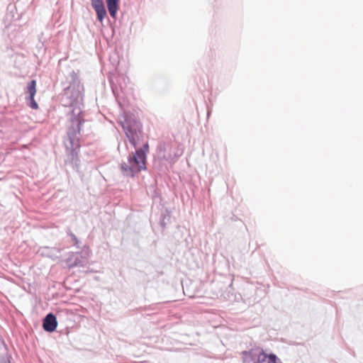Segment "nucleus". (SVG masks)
I'll return each mask as SVG.
<instances>
[{
	"label": "nucleus",
	"mask_w": 363,
	"mask_h": 363,
	"mask_svg": "<svg viewBox=\"0 0 363 363\" xmlns=\"http://www.w3.org/2000/svg\"><path fill=\"white\" fill-rule=\"evenodd\" d=\"M68 268L84 267L87 263V258L83 256L82 252H70L65 259Z\"/></svg>",
	"instance_id": "7ed1b4c3"
},
{
	"label": "nucleus",
	"mask_w": 363,
	"mask_h": 363,
	"mask_svg": "<svg viewBox=\"0 0 363 363\" xmlns=\"http://www.w3.org/2000/svg\"><path fill=\"white\" fill-rule=\"evenodd\" d=\"M264 350L261 348H252L241 352L244 363H259Z\"/></svg>",
	"instance_id": "20e7f679"
},
{
	"label": "nucleus",
	"mask_w": 363,
	"mask_h": 363,
	"mask_svg": "<svg viewBox=\"0 0 363 363\" xmlns=\"http://www.w3.org/2000/svg\"><path fill=\"white\" fill-rule=\"evenodd\" d=\"M120 124L135 151L128 156V163L123 161L119 164V169L123 176L133 178L141 171L147 170V156L150 146L148 142H145L142 147L137 148L143 134V125L133 114L125 113L123 121Z\"/></svg>",
	"instance_id": "f03ea898"
},
{
	"label": "nucleus",
	"mask_w": 363,
	"mask_h": 363,
	"mask_svg": "<svg viewBox=\"0 0 363 363\" xmlns=\"http://www.w3.org/2000/svg\"><path fill=\"white\" fill-rule=\"evenodd\" d=\"M45 325H46L45 317H44V318H42V327H43L44 330H45Z\"/></svg>",
	"instance_id": "4468645a"
},
{
	"label": "nucleus",
	"mask_w": 363,
	"mask_h": 363,
	"mask_svg": "<svg viewBox=\"0 0 363 363\" xmlns=\"http://www.w3.org/2000/svg\"><path fill=\"white\" fill-rule=\"evenodd\" d=\"M161 157H162V159H165V155H164V154L162 156H161Z\"/></svg>",
	"instance_id": "a211bd4d"
},
{
	"label": "nucleus",
	"mask_w": 363,
	"mask_h": 363,
	"mask_svg": "<svg viewBox=\"0 0 363 363\" xmlns=\"http://www.w3.org/2000/svg\"><path fill=\"white\" fill-rule=\"evenodd\" d=\"M91 4L96 12V19L99 22L103 23L107 16V11L103 0H91Z\"/></svg>",
	"instance_id": "0eeeda50"
},
{
	"label": "nucleus",
	"mask_w": 363,
	"mask_h": 363,
	"mask_svg": "<svg viewBox=\"0 0 363 363\" xmlns=\"http://www.w3.org/2000/svg\"><path fill=\"white\" fill-rule=\"evenodd\" d=\"M36 93V82L35 80H31L28 82L26 86V94L28 95L26 96L27 105L33 109H37L38 105L34 100V96Z\"/></svg>",
	"instance_id": "423d86ee"
},
{
	"label": "nucleus",
	"mask_w": 363,
	"mask_h": 363,
	"mask_svg": "<svg viewBox=\"0 0 363 363\" xmlns=\"http://www.w3.org/2000/svg\"><path fill=\"white\" fill-rule=\"evenodd\" d=\"M107 9L120 7V0H105Z\"/></svg>",
	"instance_id": "f8f14e48"
},
{
	"label": "nucleus",
	"mask_w": 363,
	"mask_h": 363,
	"mask_svg": "<svg viewBox=\"0 0 363 363\" xmlns=\"http://www.w3.org/2000/svg\"><path fill=\"white\" fill-rule=\"evenodd\" d=\"M46 256H47V257H52V255H50V252H48V251H47Z\"/></svg>",
	"instance_id": "dca6fc26"
},
{
	"label": "nucleus",
	"mask_w": 363,
	"mask_h": 363,
	"mask_svg": "<svg viewBox=\"0 0 363 363\" xmlns=\"http://www.w3.org/2000/svg\"><path fill=\"white\" fill-rule=\"evenodd\" d=\"M49 113H50V112L48 111V113H47L46 117L49 116Z\"/></svg>",
	"instance_id": "6ab92c4d"
},
{
	"label": "nucleus",
	"mask_w": 363,
	"mask_h": 363,
	"mask_svg": "<svg viewBox=\"0 0 363 363\" xmlns=\"http://www.w3.org/2000/svg\"><path fill=\"white\" fill-rule=\"evenodd\" d=\"M156 196H158V193L157 192L156 190L154 191V195H153V197H156Z\"/></svg>",
	"instance_id": "2eb2a0df"
},
{
	"label": "nucleus",
	"mask_w": 363,
	"mask_h": 363,
	"mask_svg": "<svg viewBox=\"0 0 363 363\" xmlns=\"http://www.w3.org/2000/svg\"><path fill=\"white\" fill-rule=\"evenodd\" d=\"M4 363H10V362L9 361L8 362H4Z\"/></svg>",
	"instance_id": "412c9836"
},
{
	"label": "nucleus",
	"mask_w": 363,
	"mask_h": 363,
	"mask_svg": "<svg viewBox=\"0 0 363 363\" xmlns=\"http://www.w3.org/2000/svg\"><path fill=\"white\" fill-rule=\"evenodd\" d=\"M68 235L70 236L72 241L73 242V245L80 249L81 246L79 244L81 242L78 240L77 237L72 232L69 233Z\"/></svg>",
	"instance_id": "ddd939ff"
},
{
	"label": "nucleus",
	"mask_w": 363,
	"mask_h": 363,
	"mask_svg": "<svg viewBox=\"0 0 363 363\" xmlns=\"http://www.w3.org/2000/svg\"><path fill=\"white\" fill-rule=\"evenodd\" d=\"M69 86L63 89L60 96L62 106L71 108V125L67 130V138L64 140L67 159L65 160L67 165L71 166L73 170L78 172L79 159L78 154L80 149V143L77 135L80 133L82 126L85 122L83 118V85L80 83L78 74L72 70L67 77Z\"/></svg>",
	"instance_id": "f257e3e1"
},
{
	"label": "nucleus",
	"mask_w": 363,
	"mask_h": 363,
	"mask_svg": "<svg viewBox=\"0 0 363 363\" xmlns=\"http://www.w3.org/2000/svg\"><path fill=\"white\" fill-rule=\"evenodd\" d=\"M157 149L160 150V152L162 151V147L160 145L157 147Z\"/></svg>",
	"instance_id": "f3484780"
},
{
	"label": "nucleus",
	"mask_w": 363,
	"mask_h": 363,
	"mask_svg": "<svg viewBox=\"0 0 363 363\" xmlns=\"http://www.w3.org/2000/svg\"><path fill=\"white\" fill-rule=\"evenodd\" d=\"M126 79L128 81L129 80V79L124 75L118 76L116 78V82H113L112 79H110V84L111 86L112 91L117 100L120 97L118 89H120V91L122 93L125 91L127 83L128 82H125Z\"/></svg>",
	"instance_id": "39448f33"
},
{
	"label": "nucleus",
	"mask_w": 363,
	"mask_h": 363,
	"mask_svg": "<svg viewBox=\"0 0 363 363\" xmlns=\"http://www.w3.org/2000/svg\"><path fill=\"white\" fill-rule=\"evenodd\" d=\"M4 363H10V362L9 361L8 362H4Z\"/></svg>",
	"instance_id": "aec40b11"
},
{
	"label": "nucleus",
	"mask_w": 363,
	"mask_h": 363,
	"mask_svg": "<svg viewBox=\"0 0 363 363\" xmlns=\"http://www.w3.org/2000/svg\"><path fill=\"white\" fill-rule=\"evenodd\" d=\"M58 325V321L56 315L50 312L47 313V333H53L56 331Z\"/></svg>",
	"instance_id": "6e6552de"
},
{
	"label": "nucleus",
	"mask_w": 363,
	"mask_h": 363,
	"mask_svg": "<svg viewBox=\"0 0 363 363\" xmlns=\"http://www.w3.org/2000/svg\"><path fill=\"white\" fill-rule=\"evenodd\" d=\"M259 363H282L280 359L274 353L270 352L269 354L264 352L262 355V357Z\"/></svg>",
	"instance_id": "1a4fd4ad"
},
{
	"label": "nucleus",
	"mask_w": 363,
	"mask_h": 363,
	"mask_svg": "<svg viewBox=\"0 0 363 363\" xmlns=\"http://www.w3.org/2000/svg\"><path fill=\"white\" fill-rule=\"evenodd\" d=\"M170 220V213L167 210L165 213H162L160 218V225L164 230Z\"/></svg>",
	"instance_id": "9b49d317"
},
{
	"label": "nucleus",
	"mask_w": 363,
	"mask_h": 363,
	"mask_svg": "<svg viewBox=\"0 0 363 363\" xmlns=\"http://www.w3.org/2000/svg\"><path fill=\"white\" fill-rule=\"evenodd\" d=\"M119 9H120V7L107 9L108 11L110 14V16L114 20L113 23L111 22L110 20H108L110 25H111V30H112V33H113L112 35H113L115 33V27H114L113 24L116 23L117 13H118Z\"/></svg>",
	"instance_id": "9d476101"
}]
</instances>
